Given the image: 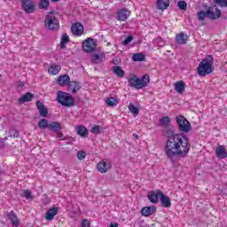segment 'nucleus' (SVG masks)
Here are the masks:
<instances>
[{"label": "nucleus", "mask_w": 227, "mask_h": 227, "mask_svg": "<svg viewBox=\"0 0 227 227\" xmlns=\"http://www.w3.org/2000/svg\"><path fill=\"white\" fill-rule=\"evenodd\" d=\"M24 198H26V200H33V194L31 193V191L29 190H25L24 191Z\"/></svg>", "instance_id": "nucleus-42"}, {"label": "nucleus", "mask_w": 227, "mask_h": 227, "mask_svg": "<svg viewBox=\"0 0 227 227\" xmlns=\"http://www.w3.org/2000/svg\"><path fill=\"white\" fill-rule=\"evenodd\" d=\"M91 134L98 135L100 134V126L94 125L90 129Z\"/></svg>", "instance_id": "nucleus-41"}, {"label": "nucleus", "mask_w": 227, "mask_h": 227, "mask_svg": "<svg viewBox=\"0 0 227 227\" xmlns=\"http://www.w3.org/2000/svg\"><path fill=\"white\" fill-rule=\"evenodd\" d=\"M176 121L180 132H184V134H187V132L191 131V129H192L191 122H189L184 116L183 115L176 116Z\"/></svg>", "instance_id": "nucleus-7"}, {"label": "nucleus", "mask_w": 227, "mask_h": 227, "mask_svg": "<svg viewBox=\"0 0 227 227\" xmlns=\"http://www.w3.org/2000/svg\"><path fill=\"white\" fill-rule=\"evenodd\" d=\"M156 8L158 10H168L169 8V0H157Z\"/></svg>", "instance_id": "nucleus-21"}, {"label": "nucleus", "mask_w": 227, "mask_h": 227, "mask_svg": "<svg viewBox=\"0 0 227 227\" xmlns=\"http://www.w3.org/2000/svg\"><path fill=\"white\" fill-rule=\"evenodd\" d=\"M18 88H24V83H23V82H20L18 83Z\"/></svg>", "instance_id": "nucleus-49"}, {"label": "nucleus", "mask_w": 227, "mask_h": 227, "mask_svg": "<svg viewBox=\"0 0 227 227\" xmlns=\"http://www.w3.org/2000/svg\"><path fill=\"white\" fill-rule=\"evenodd\" d=\"M134 40V35H129L123 42H122V45H129V43H130V42H132Z\"/></svg>", "instance_id": "nucleus-43"}, {"label": "nucleus", "mask_w": 227, "mask_h": 227, "mask_svg": "<svg viewBox=\"0 0 227 227\" xmlns=\"http://www.w3.org/2000/svg\"><path fill=\"white\" fill-rule=\"evenodd\" d=\"M113 72L114 74H115V75H117V77H125V71H123V69H121V67L120 66L114 67Z\"/></svg>", "instance_id": "nucleus-30"}, {"label": "nucleus", "mask_w": 227, "mask_h": 227, "mask_svg": "<svg viewBox=\"0 0 227 227\" xmlns=\"http://www.w3.org/2000/svg\"><path fill=\"white\" fill-rule=\"evenodd\" d=\"M214 65V57L212 55H207L205 59L201 60L199 67H197V72L200 77H205L214 72L212 66Z\"/></svg>", "instance_id": "nucleus-3"}, {"label": "nucleus", "mask_w": 227, "mask_h": 227, "mask_svg": "<svg viewBox=\"0 0 227 227\" xmlns=\"http://www.w3.org/2000/svg\"><path fill=\"white\" fill-rule=\"evenodd\" d=\"M177 7L179 8V10H187V2L184 0L178 1Z\"/></svg>", "instance_id": "nucleus-39"}, {"label": "nucleus", "mask_w": 227, "mask_h": 227, "mask_svg": "<svg viewBox=\"0 0 227 227\" xmlns=\"http://www.w3.org/2000/svg\"><path fill=\"white\" fill-rule=\"evenodd\" d=\"M58 207H51L46 212V221H52L54 216L58 215Z\"/></svg>", "instance_id": "nucleus-25"}, {"label": "nucleus", "mask_w": 227, "mask_h": 227, "mask_svg": "<svg viewBox=\"0 0 227 227\" xmlns=\"http://www.w3.org/2000/svg\"><path fill=\"white\" fill-rule=\"evenodd\" d=\"M157 212V207L155 206L145 207L141 210V214L144 217H150V215H153Z\"/></svg>", "instance_id": "nucleus-13"}, {"label": "nucleus", "mask_w": 227, "mask_h": 227, "mask_svg": "<svg viewBox=\"0 0 227 227\" xmlns=\"http://www.w3.org/2000/svg\"><path fill=\"white\" fill-rule=\"evenodd\" d=\"M71 33L75 36H81L84 33V27L80 22H76L71 27Z\"/></svg>", "instance_id": "nucleus-11"}, {"label": "nucleus", "mask_w": 227, "mask_h": 227, "mask_svg": "<svg viewBox=\"0 0 227 227\" xmlns=\"http://www.w3.org/2000/svg\"><path fill=\"white\" fill-rule=\"evenodd\" d=\"M145 57L143 53H136L132 56V61H145Z\"/></svg>", "instance_id": "nucleus-37"}, {"label": "nucleus", "mask_w": 227, "mask_h": 227, "mask_svg": "<svg viewBox=\"0 0 227 227\" xmlns=\"http://www.w3.org/2000/svg\"><path fill=\"white\" fill-rule=\"evenodd\" d=\"M35 106L39 111L40 116L43 118H47V116H49V110H47V107H45V105L42 103V101H36Z\"/></svg>", "instance_id": "nucleus-12"}, {"label": "nucleus", "mask_w": 227, "mask_h": 227, "mask_svg": "<svg viewBox=\"0 0 227 227\" xmlns=\"http://www.w3.org/2000/svg\"><path fill=\"white\" fill-rule=\"evenodd\" d=\"M67 145H72V143H71V142H68Z\"/></svg>", "instance_id": "nucleus-54"}, {"label": "nucleus", "mask_w": 227, "mask_h": 227, "mask_svg": "<svg viewBox=\"0 0 227 227\" xmlns=\"http://www.w3.org/2000/svg\"><path fill=\"white\" fill-rule=\"evenodd\" d=\"M49 121L47 119H41L38 122V127L41 130H45V129H49Z\"/></svg>", "instance_id": "nucleus-34"}, {"label": "nucleus", "mask_w": 227, "mask_h": 227, "mask_svg": "<svg viewBox=\"0 0 227 227\" xmlns=\"http://www.w3.org/2000/svg\"><path fill=\"white\" fill-rule=\"evenodd\" d=\"M10 137H19V131L17 129H11L9 131Z\"/></svg>", "instance_id": "nucleus-44"}, {"label": "nucleus", "mask_w": 227, "mask_h": 227, "mask_svg": "<svg viewBox=\"0 0 227 227\" xmlns=\"http://www.w3.org/2000/svg\"><path fill=\"white\" fill-rule=\"evenodd\" d=\"M160 127L165 129V127H171V118L168 116H163L159 120Z\"/></svg>", "instance_id": "nucleus-26"}, {"label": "nucleus", "mask_w": 227, "mask_h": 227, "mask_svg": "<svg viewBox=\"0 0 227 227\" xmlns=\"http://www.w3.org/2000/svg\"><path fill=\"white\" fill-rule=\"evenodd\" d=\"M20 4L25 13H35V10H36L35 1L33 0H20Z\"/></svg>", "instance_id": "nucleus-8"}, {"label": "nucleus", "mask_w": 227, "mask_h": 227, "mask_svg": "<svg viewBox=\"0 0 227 227\" xmlns=\"http://www.w3.org/2000/svg\"><path fill=\"white\" fill-rule=\"evenodd\" d=\"M59 0H51L52 3H58Z\"/></svg>", "instance_id": "nucleus-53"}, {"label": "nucleus", "mask_w": 227, "mask_h": 227, "mask_svg": "<svg viewBox=\"0 0 227 227\" xmlns=\"http://www.w3.org/2000/svg\"><path fill=\"white\" fill-rule=\"evenodd\" d=\"M48 129H50L51 132H55V134H58L59 130H63V127H61V123L59 121H51L48 126Z\"/></svg>", "instance_id": "nucleus-19"}, {"label": "nucleus", "mask_w": 227, "mask_h": 227, "mask_svg": "<svg viewBox=\"0 0 227 227\" xmlns=\"http://www.w3.org/2000/svg\"><path fill=\"white\" fill-rule=\"evenodd\" d=\"M109 227H118V223H111Z\"/></svg>", "instance_id": "nucleus-51"}, {"label": "nucleus", "mask_w": 227, "mask_h": 227, "mask_svg": "<svg viewBox=\"0 0 227 227\" xmlns=\"http://www.w3.org/2000/svg\"><path fill=\"white\" fill-rule=\"evenodd\" d=\"M106 103L109 107H114V106H118V99L111 97L106 98Z\"/></svg>", "instance_id": "nucleus-35"}, {"label": "nucleus", "mask_w": 227, "mask_h": 227, "mask_svg": "<svg viewBox=\"0 0 227 227\" xmlns=\"http://www.w3.org/2000/svg\"><path fill=\"white\" fill-rule=\"evenodd\" d=\"M44 27L50 31H58L59 29V20L56 17V11H51L46 15Z\"/></svg>", "instance_id": "nucleus-5"}, {"label": "nucleus", "mask_w": 227, "mask_h": 227, "mask_svg": "<svg viewBox=\"0 0 227 227\" xmlns=\"http://www.w3.org/2000/svg\"><path fill=\"white\" fill-rule=\"evenodd\" d=\"M68 91H72V93H77L81 90V83L77 81H69L67 83Z\"/></svg>", "instance_id": "nucleus-15"}, {"label": "nucleus", "mask_w": 227, "mask_h": 227, "mask_svg": "<svg viewBox=\"0 0 227 227\" xmlns=\"http://www.w3.org/2000/svg\"><path fill=\"white\" fill-rule=\"evenodd\" d=\"M69 82H70V76L68 74L60 75L57 80V83L59 86H67V84L68 85Z\"/></svg>", "instance_id": "nucleus-23"}, {"label": "nucleus", "mask_w": 227, "mask_h": 227, "mask_svg": "<svg viewBox=\"0 0 227 227\" xmlns=\"http://www.w3.org/2000/svg\"><path fill=\"white\" fill-rule=\"evenodd\" d=\"M70 139H72L71 137H64L63 138H60V141H68Z\"/></svg>", "instance_id": "nucleus-48"}, {"label": "nucleus", "mask_w": 227, "mask_h": 227, "mask_svg": "<svg viewBox=\"0 0 227 227\" xmlns=\"http://www.w3.org/2000/svg\"><path fill=\"white\" fill-rule=\"evenodd\" d=\"M215 155L218 159H226L227 158V151L224 145H218L215 150Z\"/></svg>", "instance_id": "nucleus-18"}, {"label": "nucleus", "mask_w": 227, "mask_h": 227, "mask_svg": "<svg viewBox=\"0 0 227 227\" xmlns=\"http://www.w3.org/2000/svg\"><path fill=\"white\" fill-rule=\"evenodd\" d=\"M51 5V2L49 0H40L38 4L39 10H47Z\"/></svg>", "instance_id": "nucleus-33"}, {"label": "nucleus", "mask_w": 227, "mask_h": 227, "mask_svg": "<svg viewBox=\"0 0 227 227\" xmlns=\"http://www.w3.org/2000/svg\"><path fill=\"white\" fill-rule=\"evenodd\" d=\"M111 163L106 161H101L97 164V169L99 173H107L111 169Z\"/></svg>", "instance_id": "nucleus-14"}, {"label": "nucleus", "mask_w": 227, "mask_h": 227, "mask_svg": "<svg viewBox=\"0 0 227 227\" xmlns=\"http://www.w3.org/2000/svg\"><path fill=\"white\" fill-rule=\"evenodd\" d=\"M35 98V96L31 92H27L21 98L18 99L20 104H26V102H31Z\"/></svg>", "instance_id": "nucleus-24"}, {"label": "nucleus", "mask_w": 227, "mask_h": 227, "mask_svg": "<svg viewBox=\"0 0 227 227\" xmlns=\"http://www.w3.org/2000/svg\"><path fill=\"white\" fill-rule=\"evenodd\" d=\"M162 207L165 208H171V199L168 197V195L161 193V197H160Z\"/></svg>", "instance_id": "nucleus-20"}, {"label": "nucleus", "mask_w": 227, "mask_h": 227, "mask_svg": "<svg viewBox=\"0 0 227 227\" xmlns=\"http://www.w3.org/2000/svg\"><path fill=\"white\" fill-rule=\"evenodd\" d=\"M129 16H130V12H129V10H127V9H121L117 12V20L125 21V20H127V19H129Z\"/></svg>", "instance_id": "nucleus-17"}, {"label": "nucleus", "mask_w": 227, "mask_h": 227, "mask_svg": "<svg viewBox=\"0 0 227 227\" xmlns=\"http://www.w3.org/2000/svg\"><path fill=\"white\" fill-rule=\"evenodd\" d=\"M106 59V54L100 53V54H94L92 56V63H102Z\"/></svg>", "instance_id": "nucleus-31"}, {"label": "nucleus", "mask_w": 227, "mask_h": 227, "mask_svg": "<svg viewBox=\"0 0 227 227\" xmlns=\"http://www.w3.org/2000/svg\"><path fill=\"white\" fill-rule=\"evenodd\" d=\"M133 137H135V139H139V136L137 134H133Z\"/></svg>", "instance_id": "nucleus-52"}, {"label": "nucleus", "mask_w": 227, "mask_h": 227, "mask_svg": "<svg viewBox=\"0 0 227 227\" xmlns=\"http://www.w3.org/2000/svg\"><path fill=\"white\" fill-rule=\"evenodd\" d=\"M57 135H58L59 139H63V137H65V135H63V132H61V130L57 132Z\"/></svg>", "instance_id": "nucleus-46"}, {"label": "nucleus", "mask_w": 227, "mask_h": 227, "mask_svg": "<svg viewBox=\"0 0 227 227\" xmlns=\"http://www.w3.org/2000/svg\"><path fill=\"white\" fill-rule=\"evenodd\" d=\"M161 132L163 137L167 139L164 152L170 162L175 164L180 159H185L189 155L191 140L187 137V135L175 133L173 126L162 128Z\"/></svg>", "instance_id": "nucleus-1"}, {"label": "nucleus", "mask_w": 227, "mask_h": 227, "mask_svg": "<svg viewBox=\"0 0 227 227\" xmlns=\"http://www.w3.org/2000/svg\"><path fill=\"white\" fill-rule=\"evenodd\" d=\"M113 63L114 65H119L120 62L118 61V59H115L113 60Z\"/></svg>", "instance_id": "nucleus-50"}, {"label": "nucleus", "mask_w": 227, "mask_h": 227, "mask_svg": "<svg viewBox=\"0 0 227 227\" xmlns=\"http://www.w3.org/2000/svg\"><path fill=\"white\" fill-rule=\"evenodd\" d=\"M6 217L11 221L12 226L18 227L19 224H20V222H19V217L15 214V212L11 211L6 214Z\"/></svg>", "instance_id": "nucleus-16"}, {"label": "nucleus", "mask_w": 227, "mask_h": 227, "mask_svg": "<svg viewBox=\"0 0 227 227\" xmlns=\"http://www.w3.org/2000/svg\"><path fill=\"white\" fill-rule=\"evenodd\" d=\"M78 160H83V159H86V152L84 151H79L76 154Z\"/></svg>", "instance_id": "nucleus-40"}, {"label": "nucleus", "mask_w": 227, "mask_h": 227, "mask_svg": "<svg viewBox=\"0 0 227 227\" xmlns=\"http://www.w3.org/2000/svg\"><path fill=\"white\" fill-rule=\"evenodd\" d=\"M82 227H90V221L89 220H82Z\"/></svg>", "instance_id": "nucleus-45"}, {"label": "nucleus", "mask_w": 227, "mask_h": 227, "mask_svg": "<svg viewBox=\"0 0 227 227\" xmlns=\"http://www.w3.org/2000/svg\"><path fill=\"white\" fill-rule=\"evenodd\" d=\"M187 40H189V37L184 33H180L176 36V42L179 45H185V43H187Z\"/></svg>", "instance_id": "nucleus-22"}, {"label": "nucleus", "mask_w": 227, "mask_h": 227, "mask_svg": "<svg viewBox=\"0 0 227 227\" xmlns=\"http://www.w3.org/2000/svg\"><path fill=\"white\" fill-rule=\"evenodd\" d=\"M60 71H61V66L56 65V64L50 65V67L48 69V72L49 74H51V75H58Z\"/></svg>", "instance_id": "nucleus-27"}, {"label": "nucleus", "mask_w": 227, "mask_h": 227, "mask_svg": "<svg viewBox=\"0 0 227 227\" xmlns=\"http://www.w3.org/2000/svg\"><path fill=\"white\" fill-rule=\"evenodd\" d=\"M213 2L220 8H227V0H214Z\"/></svg>", "instance_id": "nucleus-38"}, {"label": "nucleus", "mask_w": 227, "mask_h": 227, "mask_svg": "<svg viewBox=\"0 0 227 227\" xmlns=\"http://www.w3.org/2000/svg\"><path fill=\"white\" fill-rule=\"evenodd\" d=\"M57 102L61 106H64V107H72V106H75V99H74V97L70 93L63 90H59L57 92Z\"/></svg>", "instance_id": "nucleus-6"}, {"label": "nucleus", "mask_w": 227, "mask_h": 227, "mask_svg": "<svg viewBox=\"0 0 227 227\" xmlns=\"http://www.w3.org/2000/svg\"><path fill=\"white\" fill-rule=\"evenodd\" d=\"M128 107L130 113H132L133 116L136 117L137 114H139V108L134 106V104L130 103Z\"/></svg>", "instance_id": "nucleus-36"}, {"label": "nucleus", "mask_w": 227, "mask_h": 227, "mask_svg": "<svg viewBox=\"0 0 227 227\" xmlns=\"http://www.w3.org/2000/svg\"><path fill=\"white\" fill-rule=\"evenodd\" d=\"M68 42H70V37L68 35L64 34L60 40V49H67V43H68Z\"/></svg>", "instance_id": "nucleus-32"}, {"label": "nucleus", "mask_w": 227, "mask_h": 227, "mask_svg": "<svg viewBox=\"0 0 227 227\" xmlns=\"http://www.w3.org/2000/svg\"><path fill=\"white\" fill-rule=\"evenodd\" d=\"M175 90L177 93L182 94L185 91V82L178 81L175 83Z\"/></svg>", "instance_id": "nucleus-28"}, {"label": "nucleus", "mask_w": 227, "mask_h": 227, "mask_svg": "<svg viewBox=\"0 0 227 227\" xmlns=\"http://www.w3.org/2000/svg\"><path fill=\"white\" fill-rule=\"evenodd\" d=\"M162 196V191L156 190V191H150L147 194V198L151 203L157 204L159 203V200Z\"/></svg>", "instance_id": "nucleus-10"}, {"label": "nucleus", "mask_w": 227, "mask_h": 227, "mask_svg": "<svg viewBox=\"0 0 227 227\" xmlns=\"http://www.w3.org/2000/svg\"><path fill=\"white\" fill-rule=\"evenodd\" d=\"M129 86L136 88V90H143L150 84V75L145 74L142 78H138L136 74H131L128 78Z\"/></svg>", "instance_id": "nucleus-4"}, {"label": "nucleus", "mask_w": 227, "mask_h": 227, "mask_svg": "<svg viewBox=\"0 0 227 227\" xmlns=\"http://www.w3.org/2000/svg\"><path fill=\"white\" fill-rule=\"evenodd\" d=\"M222 15L221 10L217 9L215 5L208 6L204 5V10H200L197 13L198 20H205V19H209L210 20H217Z\"/></svg>", "instance_id": "nucleus-2"}, {"label": "nucleus", "mask_w": 227, "mask_h": 227, "mask_svg": "<svg viewBox=\"0 0 227 227\" xmlns=\"http://www.w3.org/2000/svg\"><path fill=\"white\" fill-rule=\"evenodd\" d=\"M0 173H2V170H1V168H0Z\"/></svg>", "instance_id": "nucleus-55"}, {"label": "nucleus", "mask_w": 227, "mask_h": 227, "mask_svg": "<svg viewBox=\"0 0 227 227\" xmlns=\"http://www.w3.org/2000/svg\"><path fill=\"white\" fill-rule=\"evenodd\" d=\"M5 146H6V144H4V140L0 139V148L3 149V148H5Z\"/></svg>", "instance_id": "nucleus-47"}, {"label": "nucleus", "mask_w": 227, "mask_h": 227, "mask_svg": "<svg viewBox=\"0 0 227 227\" xmlns=\"http://www.w3.org/2000/svg\"><path fill=\"white\" fill-rule=\"evenodd\" d=\"M82 49L85 52H93V51H95V49H97V43H95V39L87 38L82 43Z\"/></svg>", "instance_id": "nucleus-9"}, {"label": "nucleus", "mask_w": 227, "mask_h": 227, "mask_svg": "<svg viewBox=\"0 0 227 227\" xmlns=\"http://www.w3.org/2000/svg\"><path fill=\"white\" fill-rule=\"evenodd\" d=\"M77 134L78 136H81V137H88V129H86L82 125H79L76 127Z\"/></svg>", "instance_id": "nucleus-29"}]
</instances>
